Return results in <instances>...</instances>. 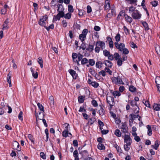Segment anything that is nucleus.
Here are the masks:
<instances>
[{
	"label": "nucleus",
	"instance_id": "f03ea898",
	"mask_svg": "<svg viewBox=\"0 0 160 160\" xmlns=\"http://www.w3.org/2000/svg\"><path fill=\"white\" fill-rule=\"evenodd\" d=\"M48 19V17L47 15L41 17L38 22L39 24L41 26L45 27L47 22Z\"/></svg>",
	"mask_w": 160,
	"mask_h": 160
},
{
	"label": "nucleus",
	"instance_id": "864d4df0",
	"mask_svg": "<svg viewBox=\"0 0 160 160\" xmlns=\"http://www.w3.org/2000/svg\"><path fill=\"white\" fill-rule=\"evenodd\" d=\"M63 11H58L59 13L58 14L61 18L64 17V13Z\"/></svg>",
	"mask_w": 160,
	"mask_h": 160
},
{
	"label": "nucleus",
	"instance_id": "f3484780",
	"mask_svg": "<svg viewBox=\"0 0 160 160\" xmlns=\"http://www.w3.org/2000/svg\"><path fill=\"white\" fill-rule=\"evenodd\" d=\"M132 135L134 137V140L137 142H139L140 141V137L138 136L136 132H132Z\"/></svg>",
	"mask_w": 160,
	"mask_h": 160
},
{
	"label": "nucleus",
	"instance_id": "37998d69",
	"mask_svg": "<svg viewBox=\"0 0 160 160\" xmlns=\"http://www.w3.org/2000/svg\"><path fill=\"white\" fill-rule=\"evenodd\" d=\"M49 99L50 100V104L51 105V106L53 105L54 101V98H53V97L52 96H50L49 97Z\"/></svg>",
	"mask_w": 160,
	"mask_h": 160
},
{
	"label": "nucleus",
	"instance_id": "5701e85b",
	"mask_svg": "<svg viewBox=\"0 0 160 160\" xmlns=\"http://www.w3.org/2000/svg\"><path fill=\"white\" fill-rule=\"evenodd\" d=\"M40 64V67L41 68H42L43 67V61L42 58L39 57L38 58V60L37 61Z\"/></svg>",
	"mask_w": 160,
	"mask_h": 160
},
{
	"label": "nucleus",
	"instance_id": "052dcab7",
	"mask_svg": "<svg viewBox=\"0 0 160 160\" xmlns=\"http://www.w3.org/2000/svg\"><path fill=\"white\" fill-rule=\"evenodd\" d=\"M117 64L119 66H121L122 64V62L123 61L120 58V59L118 60Z\"/></svg>",
	"mask_w": 160,
	"mask_h": 160
},
{
	"label": "nucleus",
	"instance_id": "338daca9",
	"mask_svg": "<svg viewBox=\"0 0 160 160\" xmlns=\"http://www.w3.org/2000/svg\"><path fill=\"white\" fill-rule=\"evenodd\" d=\"M73 155L74 158L78 157V151L77 150H75L74 151V152L73 153Z\"/></svg>",
	"mask_w": 160,
	"mask_h": 160
},
{
	"label": "nucleus",
	"instance_id": "39448f33",
	"mask_svg": "<svg viewBox=\"0 0 160 160\" xmlns=\"http://www.w3.org/2000/svg\"><path fill=\"white\" fill-rule=\"evenodd\" d=\"M88 32V30L87 29H84L82 31V33L79 35V38L82 42L86 39V35Z\"/></svg>",
	"mask_w": 160,
	"mask_h": 160
},
{
	"label": "nucleus",
	"instance_id": "a18cd8bd",
	"mask_svg": "<svg viewBox=\"0 0 160 160\" xmlns=\"http://www.w3.org/2000/svg\"><path fill=\"white\" fill-rule=\"evenodd\" d=\"M88 60L86 58H84L82 59L81 61V63L82 64H85L88 63Z\"/></svg>",
	"mask_w": 160,
	"mask_h": 160
},
{
	"label": "nucleus",
	"instance_id": "c03bdc74",
	"mask_svg": "<svg viewBox=\"0 0 160 160\" xmlns=\"http://www.w3.org/2000/svg\"><path fill=\"white\" fill-rule=\"evenodd\" d=\"M98 123L100 126V129L101 130H102L103 128H102L104 125L103 123L100 120H98Z\"/></svg>",
	"mask_w": 160,
	"mask_h": 160
},
{
	"label": "nucleus",
	"instance_id": "dca6fc26",
	"mask_svg": "<svg viewBox=\"0 0 160 160\" xmlns=\"http://www.w3.org/2000/svg\"><path fill=\"white\" fill-rule=\"evenodd\" d=\"M124 16L125 17V20L127 22H128L129 23H131L132 22V19L131 17L128 16L127 14H124Z\"/></svg>",
	"mask_w": 160,
	"mask_h": 160
},
{
	"label": "nucleus",
	"instance_id": "393cba45",
	"mask_svg": "<svg viewBox=\"0 0 160 160\" xmlns=\"http://www.w3.org/2000/svg\"><path fill=\"white\" fill-rule=\"evenodd\" d=\"M97 147L98 148L101 150H104L105 149V147L104 145L101 143H99L98 144Z\"/></svg>",
	"mask_w": 160,
	"mask_h": 160
},
{
	"label": "nucleus",
	"instance_id": "e433bc0d",
	"mask_svg": "<svg viewBox=\"0 0 160 160\" xmlns=\"http://www.w3.org/2000/svg\"><path fill=\"white\" fill-rule=\"evenodd\" d=\"M103 53L104 55L106 57H108L111 54L109 52L106 50H103Z\"/></svg>",
	"mask_w": 160,
	"mask_h": 160
},
{
	"label": "nucleus",
	"instance_id": "5fc2aeb1",
	"mask_svg": "<svg viewBox=\"0 0 160 160\" xmlns=\"http://www.w3.org/2000/svg\"><path fill=\"white\" fill-rule=\"evenodd\" d=\"M156 50L158 55H160V47L159 46H157L155 48Z\"/></svg>",
	"mask_w": 160,
	"mask_h": 160
},
{
	"label": "nucleus",
	"instance_id": "a878e982",
	"mask_svg": "<svg viewBox=\"0 0 160 160\" xmlns=\"http://www.w3.org/2000/svg\"><path fill=\"white\" fill-rule=\"evenodd\" d=\"M131 144L128 143H126L124 146V148L125 150L126 151H128L130 148Z\"/></svg>",
	"mask_w": 160,
	"mask_h": 160
},
{
	"label": "nucleus",
	"instance_id": "de8ad7c7",
	"mask_svg": "<svg viewBox=\"0 0 160 160\" xmlns=\"http://www.w3.org/2000/svg\"><path fill=\"white\" fill-rule=\"evenodd\" d=\"M68 10L70 12H72L73 11V8L72 6L69 5L68 6Z\"/></svg>",
	"mask_w": 160,
	"mask_h": 160
},
{
	"label": "nucleus",
	"instance_id": "cd10ccee",
	"mask_svg": "<svg viewBox=\"0 0 160 160\" xmlns=\"http://www.w3.org/2000/svg\"><path fill=\"white\" fill-rule=\"evenodd\" d=\"M142 24L144 27L145 30H148L149 29V28L148 27V24L146 22H142Z\"/></svg>",
	"mask_w": 160,
	"mask_h": 160
},
{
	"label": "nucleus",
	"instance_id": "6e6552de",
	"mask_svg": "<svg viewBox=\"0 0 160 160\" xmlns=\"http://www.w3.org/2000/svg\"><path fill=\"white\" fill-rule=\"evenodd\" d=\"M124 141L126 143L131 144L132 142V140L129 135L126 134L125 135Z\"/></svg>",
	"mask_w": 160,
	"mask_h": 160
},
{
	"label": "nucleus",
	"instance_id": "7c9ffc66",
	"mask_svg": "<svg viewBox=\"0 0 160 160\" xmlns=\"http://www.w3.org/2000/svg\"><path fill=\"white\" fill-rule=\"evenodd\" d=\"M113 56L114 58L116 60H117L121 58L119 54L118 53H115L114 54Z\"/></svg>",
	"mask_w": 160,
	"mask_h": 160
},
{
	"label": "nucleus",
	"instance_id": "6ab92c4d",
	"mask_svg": "<svg viewBox=\"0 0 160 160\" xmlns=\"http://www.w3.org/2000/svg\"><path fill=\"white\" fill-rule=\"evenodd\" d=\"M159 145V142L158 140H156L154 144L152 145L151 146L155 150H157L158 149Z\"/></svg>",
	"mask_w": 160,
	"mask_h": 160
},
{
	"label": "nucleus",
	"instance_id": "20e7f679",
	"mask_svg": "<svg viewBox=\"0 0 160 160\" xmlns=\"http://www.w3.org/2000/svg\"><path fill=\"white\" fill-rule=\"evenodd\" d=\"M131 16L134 19H139L141 17L142 14L138 10H136L132 13Z\"/></svg>",
	"mask_w": 160,
	"mask_h": 160
},
{
	"label": "nucleus",
	"instance_id": "412c9836",
	"mask_svg": "<svg viewBox=\"0 0 160 160\" xmlns=\"http://www.w3.org/2000/svg\"><path fill=\"white\" fill-rule=\"evenodd\" d=\"M147 128L148 129V135L150 136L152 134L151 127L149 125H148L147 126Z\"/></svg>",
	"mask_w": 160,
	"mask_h": 160
},
{
	"label": "nucleus",
	"instance_id": "58836bf2",
	"mask_svg": "<svg viewBox=\"0 0 160 160\" xmlns=\"http://www.w3.org/2000/svg\"><path fill=\"white\" fill-rule=\"evenodd\" d=\"M136 88L133 86H130L129 87V90L132 92H134L135 91Z\"/></svg>",
	"mask_w": 160,
	"mask_h": 160
},
{
	"label": "nucleus",
	"instance_id": "3c124183",
	"mask_svg": "<svg viewBox=\"0 0 160 160\" xmlns=\"http://www.w3.org/2000/svg\"><path fill=\"white\" fill-rule=\"evenodd\" d=\"M102 63L100 62H97L96 64V66L97 68H100L101 67Z\"/></svg>",
	"mask_w": 160,
	"mask_h": 160
},
{
	"label": "nucleus",
	"instance_id": "f8f14e48",
	"mask_svg": "<svg viewBox=\"0 0 160 160\" xmlns=\"http://www.w3.org/2000/svg\"><path fill=\"white\" fill-rule=\"evenodd\" d=\"M68 71L70 74L72 76L73 78L76 79L77 76V74L76 73V72L72 69H70L68 70Z\"/></svg>",
	"mask_w": 160,
	"mask_h": 160
},
{
	"label": "nucleus",
	"instance_id": "423d86ee",
	"mask_svg": "<svg viewBox=\"0 0 160 160\" xmlns=\"http://www.w3.org/2000/svg\"><path fill=\"white\" fill-rule=\"evenodd\" d=\"M112 80L113 83L117 84H123L122 80L119 77H112Z\"/></svg>",
	"mask_w": 160,
	"mask_h": 160
},
{
	"label": "nucleus",
	"instance_id": "4d7b16f0",
	"mask_svg": "<svg viewBox=\"0 0 160 160\" xmlns=\"http://www.w3.org/2000/svg\"><path fill=\"white\" fill-rule=\"evenodd\" d=\"M134 112L135 113H138L139 112V108L138 106H137L136 107L134 108Z\"/></svg>",
	"mask_w": 160,
	"mask_h": 160
},
{
	"label": "nucleus",
	"instance_id": "680f3d73",
	"mask_svg": "<svg viewBox=\"0 0 160 160\" xmlns=\"http://www.w3.org/2000/svg\"><path fill=\"white\" fill-rule=\"evenodd\" d=\"M40 156L43 159H46V156L43 152H42L40 153Z\"/></svg>",
	"mask_w": 160,
	"mask_h": 160
},
{
	"label": "nucleus",
	"instance_id": "7ed1b4c3",
	"mask_svg": "<svg viewBox=\"0 0 160 160\" xmlns=\"http://www.w3.org/2000/svg\"><path fill=\"white\" fill-rule=\"evenodd\" d=\"M107 101L110 106V108H109L110 110H111L112 107L114 106V98L111 96H107Z\"/></svg>",
	"mask_w": 160,
	"mask_h": 160
},
{
	"label": "nucleus",
	"instance_id": "69168bd1",
	"mask_svg": "<svg viewBox=\"0 0 160 160\" xmlns=\"http://www.w3.org/2000/svg\"><path fill=\"white\" fill-rule=\"evenodd\" d=\"M83 56L80 53H78V61H80L81 59H82Z\"/></svg>",
	"mask_w": 160,
	"mask_h": 160
},
{
	"label": "nucleus",
	"instance_id": "a211bd4d",
	"mask_svg": "<svg viewBox=\"0 0 160 160\" xmlns=\"http://www.w3.org/2000/svg\"><path fill=\"white\" fill-rule=\"evenodd\" d=\"M8 19H7L4 22V24H3V28H2L3 30L6 29L8 28Z\"/></svg>",
	"mask_w": 160,
	"mask_h": 160
},
{
	"label": "nucleus",
	"instance_id": "bf43d9fd",
	"mask_svg": "<svg viewBox=\"0 0 160 160\" xmlns=\"http://www.w3.org/2000/svg\"><path fill=\"white\" fill-rule=\"evenodd\" d=\"M115 123L117 124H119L121 122L120 119L118 118H116L115 119Z\"/></svg>",
	"mask_w": 160,
	"mask_h": 160
},
{
	"label": "nucleus",
	"instance_id": "09e8293b",
	"mask_svg": "<svg viewBox=\"0 0 160 160\" xmlns=\"http://www.w3.org/2000/svg\"><path fill=\"white\" fill-rule=\"evenodd\" d=\"M135 8L133 7V6H131L130 7L129 9V12L130 13H131L132 12L133 13L134 11H135Z\"/></svg>",
	"mask_w": 160,
	"mask_h": 160
},
{
	"label": "nucleus",
	"instance_id": "a19ab883",
	"mask_svg": "<svg viewBox=\"0 0 160 160\" xmlns=\"http://www.w3.org/2000/svg\"><path fill=\"white\" fill-rule=\"evenodd\" d=\"M110 1H105V7L106 8H110Z\"/></svg>",
	"mask_w": 160,
	"mask_h": 160
},
{
	"label": "nucleus",
	"instance_id": "774afa93",
	"mask_svg": "<svg viewBox=\"0 0 160 160\" xmlns=\"http://www.w3.org/2000/svg\"><path fill=\"white\" fill-rule=\"evenodd\" d=\"M152 4L153 7H156L157 6L158 2L156 1H154L152 2Z\"/></svg>",
	"mask_w": 160,
	"mask_h": 160
},
{
	"label": "nucleus",
	"instance_id": "c85d7f7f",
	"mask_svg": "<svg viewBox=\"0 0 160 160\" xmlns=\"http://www.w3.org/2000/svg\"><path fill=\"white\" fill-rule=\"evenodd\" d=\"M84 96H79L78 98L79 102L81 103H82L83 102L84 100Z\"/></svg>",
	"mask_w": 160,
	"mask_h": 160
},
{
	"label": "nucleus",
	"instance_id": "4468645a",
	"mask_svg": "<svg viewBox=\"0 0 160 160\" xmlns=\"http://www.w3.org/2000/svg\"><path fill=\"white\" fill-rule=\"evenodd\" d=\"M112 95L114 96L115 98L116 97H119L121 95V93L118 91H113L112 90L111 92Z\"/></svg>",
	"mask_w": 160,
	"mask_h": 160
},
{
	"label": "nucleus",
	"instance_id": "4c0bfd02",
	"mask_svg": "<svg viewBox=\"0 0 160 160\" xmlns=\"http://www.w3.org/2000/svg\"><path fill=\"white\" fill-rule=\"evenodd\" d=\"M155 81L156 83L158 85L160 84V77H157L155 79Z\"/></svg>",
	"mask_w": 160,
	"mask_h": 160
},
{
	"label": "nucleus",
	"instance_id": "2f4dec72",
	"mask_svg": "<svg viewBox=\"0 0 160 160\" xmlns=\"http://www.w3.org/2000/svg\"><path fill=\"white\" fill-rule=\"evenodd\" d=\"M115 134L118 137H120L121 136V132L120 130L117 129L115 132Z\"/></svg>",
	"mask_w": 160,
	"mask_h": 160
},
{
	"label": "nucleus",
	"instance_id": "c756f323",
	"mask_svg": "<svg viewBox=\"0 0 160 160\" xmlns=\"http://www.w3.org/2000/svg\"><path fill=\"white\" fill-rule=\"evenodd\" d=\"M37 105L41 112H44V107L42 105L39 103H38Z\"/></svg>",
	"mask_w": 160,
	"mask_h": 160
},
{
	"label": "nucleus",
	"instance_id": "2eb2a0df",
	"mask_svg": "<svg viewBox=\"0 0 160 160\" xmlns=\"http://www.w3.org/2000/svg\"><path fill=\"white\" fill-rule=\"evenodd\" d=\"M12 76L11 72H9L7 76V81L9 84V87H11L12 86L11 82V78Z\"/></svg>",
	"mask_w": 160,
	"mask_h": 160
},
{
	"label": "nucleus",
	"instance_id": "aec40b11",
	"mask_svg": "<svg viewBox=\"0 0 160 160\" xmlns=\"http://www.w3.org/2000/svg\"><path fill=\"white\" fill-rule=\"evenodd\" d=\"M153 109L156 111H158L160 109V104H154L153 106Z\"/></svg>",
	"mask_w": 160,
	"mask_h": 160
},
{
	"label": "nucleus",
	"instance_id": "8fccbe9b",
	"mask_svg": "<svg viewBox=\"0 0 160 160\" xmlns=\"http://www.w3.org/2000/svg\"><path fill=\"white\" fill-rule=\"evenodd\" d=\"M123 30L125 33V34L127 35L129 33V30L127 28V27L124 26L123 27Z\"/></svg>",
	"mask_w": 160,
	"mask_h": 160
},
{
	"label": "nucleus",
	"instance_id": "603ef678",
	"mask_svg": "<svg viewBox=\"0 0 160 160\" xmlns=\"http://www.w3.org/2000/svg\"><path fill=\"white\" fill-rule=\"evenodd\" d=\"M22 111H20L18 115V118L21 120L22 121L23 120L22 118Z\"/></svg>",
	"mask_w": 160,
	"mask_h": 160
},
{
	"label": "nucleus",
	"instance_id": "79ce46f5",
	"mask_svg": "<svg viewBox=\"0 0 160 160\" xmlns=\"http://www.w3.org/2000/svg\"><path fill=\"white\" fill-rule=\"evenodd\" d=\"M58 11H63L64 9L63 8V6L62 4H58Z\"/></svg>",
	"mask_w": 160,
	"mask_h": 160
},
{
	"label": "nucleus",
	"instance_id": "0eeeda50",
	"mask_svg": "<svg viewBox=\"0 0 160 160\" xmlns=\"http://www.w3.org/2000/svg\"><path fill=\"white\" fill-rule=\"evenodd\" d=\"M96 46L99 47L102 50L105 48V43L104 42L98 41L97 42Z\"/></svg>",
	"mask_w": 160,
	"mask_h": 160
},
{
	"label": "nucleus",
	"instance_id": "bb28decb",
	"mask_svg": "<svg viewBox=\"0 0 160 160\" xmlns=\"http://www.w3.org/2000/svg\"><path fill=\"white\" fill-rule=\"evenodd\" d=\"M116 42H119L121 39V35L119 33H118L115 37Z\"/></svg>",
	"mask_w": 160,
	"mask_h": 160
},
{
	"label": "nucleus",
	"instance_id": "72a5a7b5",
	"mask_svg": "<svg viewBox=\"0 0 160 160\" xmlns=\"http://www.w3.org/2000/svg\"><path fill=\"white\" fill-rule=\"evenodd\" d=\"M71 16V13L68 12L64 15V17L66 19H70Z\"/></svg>",
	"mask_w": 160,
	"mask_h": 160
},
{
	"label": "nucleus",
	"instance_id": "6e6d98bb",
	"mask_svg": "<svg viewBox=\"0 0 160 160\" xmlns=\"http://www.w3.org/2000/svg\"><path fill=\"white\" fill-rule=\"evenodd\" d=\"M104 70L105 71V72L108 73L110 75L112 74V72L108 68H105L104 69Z\"/></svg>",
	"mask_w": 160,
	"mask_h": 160
},
{
	"label": "nucleus",
	"instance_id": "f704fd0d",
	"mask_svg": "<svg viewBox=\"0 0 160 160\" xmlns=\"http://www.w3.org/2000/svg\"><path fill=\"white\" fill-rule=\"evenodd\" d=\"M128 102L130 103L131 106L132 107H134L135 106H138L137 105V102L135 101L129 100V101Z\"/></svg>",
	"mask_w": 160,
	"mask_h": 160
},
{
	"label": "nucleus",
	"instance_id": "9b49d317",
	"mask_svg": "<svg viewBox=\"0 0 160 160\" xmlns=\"http://www.w3.org/2000/svg\"><path fill=\"white\" fill-rule=\"evenodd\" d=\"M62 135L63 137H67L68 136L71 137L72 134L68 132L67 130H64L62 132Z\"/></svg>",
	"mask_w": 160,
	"mask_h": 160
},
{
	"label": "nucleus",
	"instance_id": "49530a36",
	"mask_svg": "<svg viewBox=\"0 0 160 160\" xmlns=\"http://www.w3.org/2000/svg\"><path fill=\"white\" fill-rule=\"evenodd\" d=\"M89 65L91 66H93L95 64V62L93 59H90L89 60Z\"/></svg>",
	"mask_w": 160,
	"mask_h": 160
},
{
	"label": "nucleus",
	"instance_id": "f257e3e1",
	"mask_svg": "<svg viewBox=\"0 0 160 160\" xmlns=\"http://www.w3.org/2000/svg\"><path fill=\"white\" fill-rule=\"evenodd\" d=\"M115 47L118 49L119 51L122 52L123 53L125 54H127L129 53L128 49L125 48V45L123 43L119 44L118 42H115L114 43Z\"/></svg>",
	"mask_w": 160,
	"mask_h": 160
},
{
	"label": "nucleus",
	"instance_id": "ddd939ff",
	"mask_svg": "<svg viewBox=\"0 0 160 160\" xmlns=\"http://www.w3.org/2000/svg\"><path fill=\"white\" fill-rule=\"evenodd\" d=\"M122 125L121 127V129H122V131L124 133H126L128 131V128L125 123H122Z\"/></svg>",
	"mask_w": 160,
	"mask_h": 160
},
{
	"label": "nucleus",
	"instance_id": "0e129e2a",
	"mask_svg": "<svg viewBox=\"0 0 160 160\" xmlns=\"http://www.w3.org/2000/svg\"><path fill=\"white\" fill-rule=\"evenodd\" d=\"M87 12L88 13H90L92 11L91 7L89 5H88L87 6Z\"/></svg>",
	"mask_w": 160,
	"mask_h": 160
},
{
	"label": "nucleus",
	"instance_id": "ea45409f",
	"mask_svg": "<svg viewBox=\"0 0 160 160\" xmlns=\"http://www.w3.org/2000/svg\"><path fill=\"white\" fill-rule=\"evenodd\" d=\"M78 54L76 53H73L72 54V58L73 59V60L74 61L76 58H78Z\"/></svg>",
	"mask_w": 160,
	"mask_h": 160
},
{
	"label": "nucleus",
	"instance_id": "473e14b6",
	"mask_svg": "<svg viewBox=\"0 0 160 160\" xmlns=\"http://www.w3.org/2000/svg\"><path fill=\"white\" fill-rule=\"evenodd\" d=\"M28 137L30 141L33 144H34V141L33 136L30 134H28Z\"/></svg>",
	"mask_w": 160,
	"mask_h": 160
},
{
	"label": "nucleus",
	"instance_id": "13d9d810",
	"mask_svg": "<svg viewBox=\"0 0 160 160\" xmlns=\"http://www.w3.org/2000/svg\"><path fill=\"white\" fill-rule=\"evenodd\" d=\"M45 28L48 31H49L50 29H52L53 28L54 25L53 24H51L49 27H45Z\"/></svg>",
	"mask_w": 160,
	"mask_h": 160
},
{
	"label": "nucleus",
	"instance_id": "e2e57ef3",
	"mask_svg": "<svg viewBox=\"0 0 160 160\" xmlns=\"http://www.w3.org/2000/svg\"><path fill=\"white\" fill-rule=\"evenodd\" d=\"M92 105L95 107H97L98 105L97 101L94 100L92 101Z\"/></svg>",
	"mask_w": 160,
	"mask_h": 160
},
{
	"label": "nucleus",
	"instance_id": "c9c22d12",
	"mask_svg": "<svg viewBox=\"0 0 160 160\" xmlns=\"http://www.w3.org/2000/svg\"><path fill=\"white\" fill-rule=\"evenodd\" d=\"M91 85L95 88H97L99 86L98 83L96 82H91Z\"/></svg>",
	"mask_w": 160,
	"mask_h": 160
},
{
	"label": "nucleus",
	"instance_id": "b1692460",
	"mask_svg": "<svg viewBox=\"0 0 160 160\" xmlns=\"http://www.w3.org/2000/svg\"><path fill=\"white\" fill-rule=\"evenodd\" d=\"M99 106L100 107V109L98 111L99 114L100 115H103L104 114L105 112L104 109L101 106Z\"/></svg>",
	"mask_w": 160,
	"mask_h": 160
},
{
	"label": "nucleus",
	"instance_id": "4be33fe9",
	"mask_svg": "<svg viewBox=\"0 0 160 160\" xmlns=\"http://www.w3.org/2000/svg\"><path fill=\"white\" fill-rule=\"evenodd\" d=\"M104 62L106 66L111 68L112 65V64L111 62L108 60H106Z\"/></svg>",
	"mask_w": 160,
	"mask_h": 160
},
{
	"label": "nucleus",
	"instance_id": "9d476101",
	"mask_svg": "<svg viewBox=\"0 0 160 160\" xmlns=\"http://www.w3.org/2000/svg\"><path fill=\"white\" fill-rule=\"evenodd\" d=\"M44 112H39L38 114H36V120H37L38 118L39 119H44Z\"/></svg>",
	"mask_w": 160,
	"mask_h": 160
},
{
	"label": "nucleus",
	"instance_id": "1a4fd4ad",
	"mask_svg": "<svg viewBox=\"0 0 160 160\" xmlns=\"http://www.w3.org/2000/svg\"><path fill=\"white\" fill-rule=\"evenodd\" d=\"M35 69L34 68L31 67L30 68V70L32 72V75L33 77L35 79H36L38 77V73L37 71H34Z\"/></svg>",
	"mask_w": 160,
	"mask_h": 160
}]
</instances>
